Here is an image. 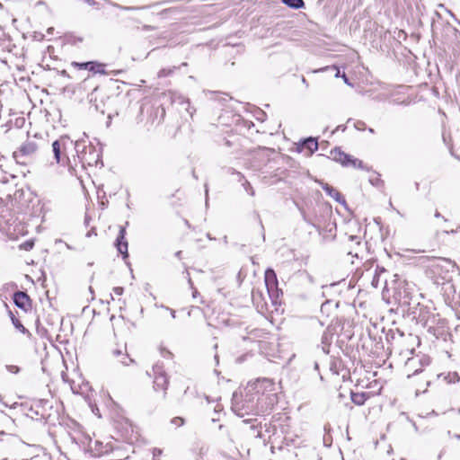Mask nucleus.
<instances>
[{"label": "nucleus", "mask_w": 460, "mask_h": 460, "mask_svg": "<svg viewBox=\"0 0 460 460\" xmlns=\"http://www.w3.org/2000/svg\"><path fill=\"white\" fill-rule=\"evenodd\" d=\"M259 395L257 394H246L240 400L234 397L232 403L233 411L239 417L260 414L258 407Z\"/></svg>", "instance_id": "1"}, {"label": "nucleus", "mask_w": 460, "mask_h": 460, "mask_svg": "<svg viewBox=\"0 0 460 460\" xmlns=\"http://www.w3.org/2000/svg\"><path fill=\"white\" fill-rule=\"evenodd\" d=\"M411 314H413L418 323L428 328L429 333L436 334L434 325L440 321L438 314L431 312L428 306L421 305L420 303L417 304V307L413 308Z\"/></svg>", "instance_id": "2"}, {"label": "nucleus", "mask_w": 460, "mask_h": 460, "mask_svg": "<svg viewBox=\"0 0 460 460\" xmlns=\"http://www.w3.org/2000/svg\"><path fill=\"white\" fill-rule=\"evenodd\" d=\"M148 376H152L154 378L153 388L155 391L162 390L163 391V400H165L167 397V390L169 386V377L164 369V366L162 364L156 363L152 367V373L146 372Z\"/></svg>", "instance_id": "3"}, {"label": "nucleus", "mask_w": 460, "mask_h": 460, "mask_svg": "<svg viewBox=\"0 0 460 460\" xmlns=\"http://www.w3.org/2000/svg\"><path fill=\"white\" fill-rule=\"evenodd\" d=\"M75 150L83 164L89 166L97 165L101 157L98 150L92 145L84 146L79 143L75 144Z\"/></svg>", "instance_id": "4"}, {"label": "nucleus", "mask_w": 460, "mask_h": 460, "mask_svg": "<svg viewBox=\"0 0 460 460\" xmlns=\"http://www.w3.org/2000/svg\"><path fill=\"white\" fill-rule=\"evenodd\" d=\"M38 150V145L35 141L29 140L22 144L20 148L13 153V157L20 164H25L23 158L32 156Z\"/></svg>", "instance_id": "5"}, {"label": "nucleus", "mask_w": 460, "mask_h": 460, "mask_svg": "<svg viewBox=\"0 0 460 460\" xmlns=\"http://www.w3.org/2000/svg\"><path fill=\"white\" fill-rule=\"evenodd\" d=\"M126 235V229L123 226H120L119 234L115 241V246L119 253L122 254L123 259H126L128 257V242L125 238Z\"/></svg>", "instance_id": "6"}, {"label": "nucleus", "mask_w": 460, "mask_h": 460, "mask_svg": "<svg viewBox=\"0 0 460 460\" xmlns=\"http://www.w3.org/2000/svg\"><path fill=\"white\" fill-rule=\"evenodd\" d=\"M73 65L80 69H86L88 71L99 73L102 75L106 74V71L104 69L105 65L95 61H88L83 63L74 62Z\"/></svg>", "instance_id": "7"}, {"label": "nucleus", "mask_w": 460, "mask_h": 460, "mask_svg": "<svg viewBox=\"0 0 460 460\" xmlns=\"http://www.w3.org/2000/svg\"><path fill=\"white\" fill-rule=\"evenodd\" d=\"M14 305L24 310L27 311L28 308L31 306V298L30 296L23 291H17L13 294V297Z\"/></svg>", "instance_id": "8"}, {"label": "nucleus", "mask_w": 460, "mask_h": 460, "mask_svg": "<svg viewBox=\"0 0 460 460\" xmlns=\"http://www.w3.org/2000/svg\"><path fill=\"white\" fill-rule=\"evenodd\" d=\"M297 148L299 152L303 151L304 149H307L308 154L312 155L314 151L318 149L317 139L312 137H307L300 142Z\"/></svg>", "instance_id": "9"}, {"label": "nucleus", "mask_w": 460, "mask_h": 460, "mask_svg": "<svg viewBox=\"0 0 460 460\" xmlns=\"http://www.w3.org/2000/svg\"><path fill=\"white\" fill-rule=\"evenodd\" d=\"M68 140L66 137H61L59 139L55 140L52 143V152L54 155V158L57 163H60L61 161V153L65 148V144Z\"/></svg>", "instance_id": "10"}, {"label": "nucleus", "mask_w": 460, "mask_h": 460, "mask_svg": "<svg viewBox=\"0 0 460 460\" xmlns=\"http://www.w3.org/2000/svg\"><path fill=\"white\" fill-rule=\"evenodd\" d=\"M322 189L326 192V194L332 199H334L337 202L341 204H345V199L343 196L333 187L329 185L328 183L321 182Z\"/></svg>", "instance_id": "11"}, {"label": "nucleus", "mask_w": 460, "mask_h": 460, "mask_svg": "<svg viewBox=\"0 0 460 460\" xmlns=\"http://www.w3.org/2000/svg\"><path fill=\"white\" fill-rule=\"evenodd\" d=\"M265 284L268 290L275 288L278 284L277 275L272 269H268L265 271Z\"/></svg>", "instance_id": "12"}, {"label": "nucleus", "mask_w": 460, "mask_h": 460, "mask_svg": "<svg viewBox=\"0 0 460 460\" xmlns=\"http://www.w3.org/2000/svg\"><path fill=\"white\" fill-rule=\"evenodd\" d=\"M351 401L356 405H363L366 402V400L369 397L367 393L362 392V393H353L350 394Z\"/></svg>", "instance_id": "13"}, {"label": "nucleus", "mask_w": 460, "mask_h": 460, "mask_svg": "<svg viewBox=\"0 0 460 460\" xmlns=\"http://www.w3.org/2000/svg\"><path fill=\"white\" fill-rule=\"evenodd\" d=\"M332 159L338 163H341L343 166L346 159H348V155L343 153L340 148L335 147L332 152Z\"/></svg>", "instance_id": "14"}, {"label": "nucleus", "mask_w": 460, "mask_h": 460, "mask_svg": "<svg viewBox=\"0 0 460 460\" xmlns=\"http://www.w3.org/2000/svg\"><path fill=\"white\" fill-rule=\"evenodd\" d=\"M9 316L15 329L23 334L29 333V331L22 325V323L14 316L12 311H9Z\"/></svg>", "instance_id": "15"}, {"label": "nucleus", "mask_w": 460, "mask_h": 460, "mask_svg": "<svg viewBox=\"0 0 460 460\" xmlns=\"http://www.w3.org/2000/svg\"><path fill=\"white\" fill-rule=\"evenodd\" d=\"M344 166H352V167H358L361 169H365V165L363 164V162L359 159L353 158L351 155H348V159H346Z\"/></svg>", "instance_id": "16"}, {"label": "nucleus", "mask_w": 460, "mask_h": 460, "mask_svg": "<svg viewBox=\"0 0 460 460\" xmlns=\"http://www.w3.org/2000/svg\"><path fill=\"white\" fill-rule=\"evenodd\" d=\"M281 2L287 6L293 9H301L305 6L304 0H281Z\"/></svg>", "instance_id": "17"}, {"label": "nucleus", "mask_w": 460, "mask_h": 460, "mask_svg": "<svg viewBox=\"0 0 460 460\" xmlns=\"http://www.w3.org/2000/svg\"><path fill=\"white\" fill-rule=\"evenodd\" d=\"M433 261H434V263H433L434 267H443L442 263H447V264L452 265V267L456 266L455 262L451 261V260L445 259V258H434Z\"/></svg>", "instance_id": "18"}, {"label": "nucleus", "mask_w": 460, "mask_h": 460, "mask_svg": "<svg viewBox=\"0 0 460 460\" xmlns=\"http://www.w3.org/2000/svg\"><path fill=\"white\" fill-rule=\"evenodd\" d=\"M176 69L175 66H173L172 68H162L159 72H158V77H166V76H169L170 75H172L173 73V71Z\"/></svg>", "instance_id": "19"}, {"label": "nucleus", "mask_w": 460, "mask_h": 460, "mask_svg": "<svg viewBox=\"0 0 460 460\" xmlns=\"http://www.w3.org/2000/svg\"><path fill=\"white\" fill-rule=\"evenodd\" d=\"M120 363L124 366H128L130 363H134V359L130 358L128 353H123L121 356Z\"/></svg>", "instance_id": "20"}, {"label": "nucleus", "mask_w": 460, "mask_h": 460, "mask_svg": "<svg viewBox=\"0 0 460 460\" xmlns=\"http://www.w3.org/2000/svg\"><path fill=\"white\" fill-rule=\"evenodd\" d=\"M369 182L374 186H380L383 183V181L379 178V175L371 177L369 179Z\"/></svg>", "instance_id": "21"}, {"label": "nucleus", "mask_w": 460, "mask_h": 460, "mask_svg": "<svg viewBox=\"0 0 460 460\" xmlns=\"http://www.w3.org/2000/svg\"><path fill=\"white\" fill-rule=\"evenodd\" d=\"M6 369L13 374H17L20 372V367L15 365H6Z\"/></svg>", "instance_id": "22"}, {"label": "nucleus", "mask_w": 460, "mask_h": 460, "mask_svg": "<svg viewBox=\"0 0 460 460\" xmlns=\"http://www.w3.org/2000/svg\"><path fill=\"white\" fill-rule=\"evenodd\" d=\"M172 423L180 427L184 424V420L181 417H175L172 420Z\"/></svg>", "instance_id": "23"}, {"label": "nucleus", "mask_w": 460, "mask_h": 460, "mask_svg": "<svg viewBox=\"0 0 460 460\" xmlns=\"http://www.w3.org/2000/svg\"><path fill=\"white\" fill-rule=\"evenodd\" d=\"M116 6L119 9L125 10V11L139 10V9H143L144 8V7H135V6H122V5H119V4H116Z\"/></svg>", "instance_id": "24"}, {"label": "nucleus", "mask_w": 460, "mask_h": 460, "mask_svg": "<svg viewBox=\"0 0 460 460\" xmlns=\"http://www.w3.org/2000/svg\"><path fill=\"white\" fill-rule=\"evenodd\" d=\"M355 128L358 130H365L366 129V123L362 120H358L356 123H355Z\"/></svg>", "instance_id": "25"}, {"label": "nucleus", "mask_w": 460, "mask_h": 460, "mask_svg": "<svg viewBox=\"0 0 460 460\" xmlns=\"http://www.w3.org/2000/svg\"><path fill=\"white\" fill-rule=\"evenodd\" d=\"M112 290H113V293H114L115 295H117V296H120V295H122V294H123V290H124V289H123V288H121V287H115V288H113V289H112Z\"/></svg>", "instance_id": "26"}, {"label": "nucleus", "mask_w": 460, "mask_h": 460, "mask_svg": "<svg viewBox=\"0 0 460 460\" xmlns=\"http://www.w3.org/2000/svg\"><path fill=\"white\" fill-rule=\"evenodd\" d=\"M246 184H247L246 190L250 193L251 196H253L254 190H253L252 187L250 185V183L248 181H246Z\"/></svg>", "instance_id": "27"}, {"label": "nucleus", "mask_w": 460, "mask_h": 460, "mask_svg": "<svg viewBox=\"0 0 460 460\" xmlns=\"http://www.w3.org/2000/svg\"><path fill=\"white\" fill-rule=\"evenodd\" d=\"M112 354L114 357H121L123 355V352L120 349H114L112 351Z\"/></svg>", "instance_id": "28"}, {"label": "nucleus", "mask_w": 460, "mask_h": 460, "mask_svg": "<svg viewBox=\"0 0 460 460\" xmlns=\"http://www.w3.org/2000/svg\"><path fill=\"white\" fill-rule=\"evenodd\" d=\"M447 435H448L450 438H456V439H457V440H460V434H454V435H452V434H451V431H450V430H448V431H447Z\"/></svg>", "instance_id": "29"}, {"label": "nucleus", "mask_w": 460, "mask_h": 460, "mask_svg": "<svg viewBox=\"0 0 460 460\" xmlns=\"http://www.w3.org/2000/svg\"><path fill=\"white\" fill-rule=\"evenodd\" d=\"M32 245H33V244H32L31 243H29V242L25 243V249H26V250H28V249H31V248H32Z\"/></svg>", "instance_id": "30"}, {"label": "nucleus", "mask_w": 460, "mask_h": 460, "mask_svg": "<svg viewBox=\"0 0 460 460\" xmlns=\"http://www.w3.org/2000/svg\"><path fill=\"white\" fill-rule=\"evenodd\" d=\"M166 309L170 311L172 317V318H175V311H174V310H172V309H170V308H168V307H166Z\"/></svg>", "instance_id": "31"}, {"label": "nucleus", "mask_w": 460, "mask_h": 460, "mask_svg": "<svg viewBox=\"0 0 460 460\" xmlns=\"http://www.w3.org/2000/svg\"><path fill=\"white\" fill-rule=\"evenodd\" d=\"M225 145L227 146H231V142L227 139H225Z\"/></svg>", "instance_id": "32"}, {"label": "nucleus", "mask_w": 460, "mask_h": 460, "mask_svg": "<svg viewBox=\"0 0 460 460\" xmlns=\"http://www.w3.org/2000/svg\"><path fill=\"white\" fill-rule=\"evenodd\" d=\"M162 451L160 449H155V456L161 455Z\"/></svg>", "instance_id": "33"}, {"label": "nucleus", "mask_w": 460, "mask_h": 460, "mask_svg": "<svg viewBox=\"0 0 460 460\" xmlns=\"http://www.w3.org/2000/svg\"><path fill=\"white\" fill-rule=\"evenodd\" d=\"M420 372H421V369H415L414 372L412 373V375H417Z\"/></svg>", "instance_id": "34"}, {"label": "nucleus", "mask_w": 460, "mask_h": 460, "mask_svg": "<svg viewBox=\"0 0 460 460\" xmlns=\"http://www.w3.org/2000/svg\"><path fill=\"white\" fill-rule=\"evenodd\" d=\"M367 130H368L369 133L375 134V129L374 128H369Z\"/></svg>", "instance_id": "35"}, {"label": "nucleus", "mask_w": 460, "mask_h": 460, "mask_svg": "<svg viewBox=\"0 0 460 460\" xmlns=\"http://www.w3.org/2000/svg\"><path fill=\"white\" fill-rule=\"evenodd\" d=\"M299 209H300V211H301V213H302V216H303L304 220H305V221H306V217H305V212H304L301 208H299Z\"/></svg>", "instance_id": "36"}, {"label": "nucleus", "mask_w": 460, "mask_h": 460, "mask_svg": "<svg viewBox=\"0 0 460 460\" xmlns=\"http://www.w3.org/2000/svg\"><path fill=\"white\" fill-rule=\"evenodd\" d=\"M435 217H441V214H440L439 212H438V211H437V212L435 213Z\"/></svg>", "instance_id": "37"}, {"label": "nucleus", "mask_w": 460, "mask_h": 460, "mask_svg": "<svg viewBox=\"0 0 460 460\" xmlns=\"http://www.w3.org/2000/svg\"><path fill=\"white\" fill-rule=\"evenodd\" d=\"M314 369H315V370H318V369H319V366H318V363H317V362H314Z\"/></svg>", "instance_id": "38"}, {"label": "nucleus", "mask_w": 460, "mask_h": 460, "mask_svg": "<svg viewBox=\"0 0 460 460\" xmlns=\"http://www.w3.org/2000/svg\"><path fill=\"white\" fill-rule=\"evenodd\" d=\"M413 363H414V361H413V360H409V361L407 362V365H408V366H411V365H412Z\"/></svg>", "instance_id": "39"}, {"label": "nucleus", "mask_w": 460, "mask_h": 460, "mask_svg": "<svg viewBox=\"0 0 460 460\" xmlns=\"http://www.w3.org/2000/svg\"><path fill=\"white\" fill-rule=\"evenodd\" d=\"M91 235H93L92 231H90V232H88V233L86 234V236H87V237H90Z\"/></svg>", "instance_id": "40"}, {"label": "nucleus", "mask_w": 460, "mask_h": 460, "mask_svg": "<svg viewBox=\"0 0 460 460\" xmlns=\"http://www.w3.org/2000/svg\"><path fill=\"white\" fill-rule=\"evenodd\" d=\"M459 230H460V227H459L458 229H456V230H451V232H450V233H453V234H454V233H457Z\"/></svg>", "instance_id": "41"}, {"label": "nucleus", "mask_w": 460, "mask_h": 460, "mask_svg": "<svg viewBox=\"0 0 460 460\" xmlns=\"http://www.w3.org/2000/svg\"><path fill=\"white\" fill-rule=\"evenodd\" d=\"M181 253V251H179V252H176V254H175V255H176L177 257H180Z\"/></svg>", "instance_id": "42"}, {"label": "nucleus", "mask_w": 460, "mask_h": 460, "mask_svg": "<svg viewBox=\"0 0 460 460\" xmlns=\"http://www.w3.org/2000/svg\"><path fill=\"white\" fill-rule=\"evenodd\" d=\"M343 77H344V81H345V83H347V84H348V79H347V77H346V75H343Z\"/></svg>", "instance_id": "43"}, {"label": "nucleus", "mask_w": 460, "mask_h": 460, "mask_svg": "<svg viewBox=\"0 0 460 460\" xmlns=\"http://www.w3.org/2000/svg\"><path fill=\"white\" fill-rule=\"evenodd\" d=\"M66 246L67 247V249H72V247L67 243H66Z\"/></svg>", "instance_id": "44"}, {"label": "nucleus", "mask_w": 460, "mask_h": 460, "mask_svg": "<svg viewBox=\"0 0 460 460\" xmlns=\"http://www.w3.org/2000/svg\"><path fill=\"white\" fill-rule=\"evenodd\" d=\"M166 354H167L168 356H172V353H171L170 351H168V350L166 351Z\"/></svg>", "instance_id": "45"}, {"label": "nucleus", "mask_w": 460, "mask_h": 460, "mask_svg": "<svg viewBox=\"0 0 460 460\" xmlns=\"http://www.w3.org/2000/svg\"><path fill=\"white\" fill-rule=\"evenodd\" d=\"M435 26H436V25H435V22H432V29H433V30H434Z\"/></svg>", "instance_id": "46"}, {"label": "nucleus", "mask_w": 460, "mask_h": 460, "mask_svg": "<svg viewBox=\"0 0 460 460\" xmlns=\"http://www.w3.org/2000/svg\"><path fill=\"white\" fill-rule=\"evenodd\" d=\"M146 30H149L150 26H145L144 27Z\"/></svg>", "instance_id": "47"}, {"label": "nucleus", "mask_w": 460, "mask_h": 460, "mask_svg": "<svg viewBox=\"0 0 460 460\" xmlns=\"http://www.w3.org/2000/svg\"><path fill=\"white\" fill-rule=\"evenodd\" d=\"M262 240L264 241L265 240V234H262Z\"/></svg>", "instance_id": "48"}, {"label": "nucleus", "mask_w": 460, "mask_h": 460, "mask_svg": "<svg viewBox=\"0 0 460 460\" xmlns=\"http://www.w3.org/2000/svg\"><path fill=\"white\" fill-rule=\"evenodd\" d=\"M56 243H62V240H57Z\"/></svg>", "instance_id": "49"}, {"label": "nucleus", "mask_w": 460, "mask_h": 460, "mask_svg": "<svg viewBox=\"0 0 460 460\" xmlns=\"http://www.w3.org/2000/svg\"><path fill=\"white\" fill-rule=\"evenodd\" d=\"M89 290H90V292H92V293H93V288H92V287H89Z\"/></svg>", "instance_id": "50"}, {"label": "nucleus", "mask_w": 460, "mask_h": 460, "mask_svg": "<svg viewBox=\"0 0 460 460\" xmlns=\"http://www.w3.org/2000/svg\"><path fill=\"white\" fill-rule=\"evenodd\" d=\"M181 66H186L187 63H182Z\"/></svg>", "instance_id": "51"}]
</instances>
